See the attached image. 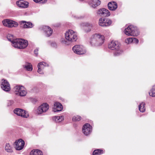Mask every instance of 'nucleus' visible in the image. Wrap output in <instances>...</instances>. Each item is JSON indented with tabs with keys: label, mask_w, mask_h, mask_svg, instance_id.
Wrapping results in <instances>:
<instances>
[{
	"label": "nucleus",
	"mask_w": 155,
	"mask_h": 155,
	"mask_svg": "<svg viewBox=\"0 0 155 155\" xmlns=\"http://www.w3.org/2000/svg\"><path fill=\"white\" fill-rule=\"evenodd\" d=\"M104 41V35H102L99 33H96L91 37L89 42L92 46L97 47L101 45Z\"/></svg>",
	"instance_id": "nucleus-1"
},
{
	"label": "nucleus",
	"mask_w": 155,
	"mask_h": 155,
	"mask_svg": "<svg viewBox=\"0 0 155 155\" xmlns=\"http://www.w3.org/2000/svg\"><path fill=\"white\" fill-rule=\"evenodd\" d=\"M108 47L109 49L114 51L113 53L115 56H119L123 52L120 48V44L117 41H111L109 43Z\"/></svg>",
	"instance_id": "nucleus-2"
},
{
	"label": "nucleus",
	"mask_w": 155,
	"mask_h": 155,
	"mask_svg": "<svg viewBox=\"0 0 155 155\" xmlns=\"http://www.w3.org/2000/svg\"><path fill=\"white\" fill-rule=\"evenodd\" d=\"M124 33L127 35L137 36L139 34L137 28L133 25L129 26L124 30Z\"/></svg>",
	"instance_id": "nucleus-3"
},
{
	"label": "nucleus",
	"mask_w": 155,
	"mask_h": 155,
	"mask_svg": "<svg viewBox=\"0 0 155 155\" xmlns=\"http://www.w3.org/2000/svg\"><path fill=\"white\" fill-rule=\"evenodd\" d=\"M65 38L68 41L73 42L76 41L77 39V35L76 32L70 30L66 32Z\"/></svg>",
	"instance_id": "nucleus-4"
},
{
	"label": "nucleus",
	"mask_w": 155,
	"mask_h": 155,
	"mask_svg": "<svg viewBox=\"0 0 155 155\" xmlns=\"http://www.w3.org/2000/svg\"><path fill=\"white\" fill-rule=\"evenodd\" d=\"M74 52L78 54H83L86 53V51L82 45H77L72 48Z\"/></svg>",
	"instance_id": "nucleus-5"
},
{
	"label": "nucleus",
	"mask_w": 155,
	"mask_h": 155,
	"mask_svg": "<svg viewBox=\"0 0 155 155\" xmlns=\"http://www.w3.org/2000/svg\"><path fill=\"white\" fill-rule=\"evenodd\" d=\"M14 89L16 94L21 96H24L27 94L25 89L22 86H16L15 87Z\"/></svg>",
	"instance_id": "nucleus-6"
},
{
	"label": "nucleus",
	"mask_w": 155,
	"mask_h": 155,
	"mask_svg": "<svg viewBox=\"0 0 155 155\" xmlns=\"http://www.w3.org/2000/svg\"><path fill=\"white\" fill-rule=\"evenodd\" d=\"M2 23L4 26L8 28L16 27L18 25L17 22L9 19H6L3 20L2 21Z\"/></svg>",
	"instance_id": "nucleus-7"
},
{
	"label": "nucleus",
	"mask_w": 155,
	"mask_h": 155,
	"mask_svg": "<svg viewBox=\"0 0 155 155\" xmlns=\"http://www.w3.org/2000/svg\"><path fill=\"white\" fill-rule=\"evenodd\" d=\"M49 108V106L47 103H43L38 108L37 114H40L46 112Z\"/></svg>",
	"instance_id": "nucleus-8"
},
{
	"label": "nucleus",
	"mask_w": 155,
	"mask_h": 155,
	"mask_svg": "<svg viewBox=\"0 0 155 155\" xmlns=\"http://www.w3.org/2000/svg\"><path fill=\"white\" fill-rule=\"evenodd\" d=\"M14 112L15 114L18 116L23 117L27 118L28 117V113L25 110L21 109H15L14 110Z\"/></svg>",
	"instance_id": "nucleus-9"
},
{
	"label": "nucleus",
	"mask_w": 155,
	"mask_h": 155,
	"mask_svg": "<svg viewBox=\"0 0 155 155\" xmlns=\"http://www.w3.org/2000/svg\"><path fill=\"white\" fill-rule=\"evenodd\" d=\"M25 144L24 141L21 139L16 140L14 143L15 149L18 150H21L24 148Z\"/></svg>",
	"instance_id": "nucleus-10"
},
{
	"label": "nucleus",
	"mask_w": 155,
	"mask_h": 155,
	"mask_svg": "<svg viewBox=\"0 0 155 155\" xmlns=\"http://www.w3.org/2000/svg\"><path fill=\"white\" fill-rule=\"evenodd\" d=\"M92 127L89 124L87 123L85 124L83 126L82 132L85 135H89L92 131Z\"/></svg>",
	"instance_id": "nucleus-11"
},
{
	"label": "nucleus",
	"mask_w": 155,
	"mask_h": 155,
	"mask_svg": "<svg viewBox=\"0 0 155 155\" xmlns=\"http://www.w3.org/2000/svg\"><path fill=\"white\" fill-rule=\"evenodd\" d=\"M40 29L43 30L45 35L48 37L51 36L53 32L51 28L48 26H42L40 27Z\"/></svg>",
	"instance_id": "nucleus-12"
},
{
	"label": "nucleus",
	"mask_w": 155,
	"mask_h": 155,
	"mask_svg": "<svg viewBox=\"0 0 155 155\" xmlns=\"http://www.w3.org/2000/svg\"><path fill=\"white\" fill-rule=\"evenodd\" d=\"M1 85L2 88L5 91H8L10 90V84L6 80H2Z\"/></svg>",
	"instance_id": "nucleus-13"
},
{
	"label": "nucleus",
	"mask_w": 155,
	"mask_h": 155,
	"mask_svg": "<svg viewBox=\"0 0 155 155\" xmlns=\"http://www.w3.org/2000/svg\"><path fill=\"white\" fill-rule=\"evenodd\" d=\"M97 13L101 16H109L110 15L109 11L104 8L100 9L98 11Z\"/></svg>",
	"instance_id": "nucleus-14"
},
{
	"label": "nucleus",
	"mask_w": 155,
	"mask_h": 155,
	"mask_svg": "<svg viewBox=\"0 0 155 155\" xmlns=\"http://www.w3.org/2000/svg\"><path fill=\"white\" fill-rule=\"evenodd\" d=\"M20 26L23 28H32L33 25L30 22H26L24 21H21L19 22Z\"/></svg>",
	"instance_id": "nucleus-15"
},
{
	"label": "nucleus",
	"mask_w": 155,
	"mask_h": 155,
	"mask_svg": "<svg viewBox=\"0 0 155 155\" xmlns=\"http://www.w3.org/2000/svg\"><path fill=\"white\" fill-rule=\"evenodd\" d=\"M48 65L45 62H41L39 63L38 65V72L40 74H43L44 73L42 71L43 69L45 66H47Z\"/></svg>",
	"instance_id": "nucleus-16"
},
{
	"label": "nucleus",
	"mask_w": 155,
	"mask_h": 155,
	"mask_svg": "<svg viewBox=\"0 0 155 155\" xmlns=\"http://www.w3.org/2000/svg\"><path fill=\"white\" fill-rule=\"evenodd\" d=\"M17 5L19 7L22 8H27L28 6L29 3L25 1L20 0L16 2Z\"/></svg>",
	"instance_id": "nucleus-17"
},
{
	"label": "nucleus",
	"mask_w": 155,
	"mask_h": 155,
	"mask_svg": "<svg viewBox=\"0 0 155 155\" xmlns=\"http://www.w3.org/2000/svg\"><path fill=\"white\" fill-rule=\"evenodd\" d=\"M81 25L84 27V29L86 32H89L91 31L93 25L87 22L82 23Z\"/></svg>",
	"instance_id": "nucleus-18"
},
{
	"label": "nucleus",
	"mask_w": 155,
	"mask_h": 155,
	"mask_svg": "<svg viewBox=\"0 0 155 155\" xmlns=\"http://www.w3.org/2000/svg\"><path fill=\"white\" fill-rule=\"evenodd\" d=\"M53 109L54 112L59 111L62 110L63 107L60 103L55 102L54 104Z\"/></svg>",
	"instance_id": "nucleus-19"
},
{
	"label": "nucleus",
	"mask_w": 155,
	"mask_h": 155,
	"mask_svg": "<svg viewBox=\"0 0 155 155\" xmlns=\"http://www.w3.org/2000/svg\"><path fill=\"white\" fill-rule=\"evenodd\" d=\"M108 7L109 10L114 11L117 8V3L115 2H110L108 3Z\"/></svg>",
	"instance_id": "nucleus-20"
},
{
	"label": "nucleus",
	"mask_w": 155,
	"mask_h": 155,
	"mask_svg": "<svg viewBox=\"0 0 155 155\" xmlns=\"http://www.w3.org/2000/svg\"><path fill=\"white\" fill-rule=\"evenodd\" d=\"M21 39L16 38L12 41V45L15 48L19 49Z\"/></svg>",
	"instance_id": "nucleus-21"
},
{
	"label": "nucleus",
	"mask_w": 155,
	"mask_h": 155,
	"mask_svg": "<svg viewBox=\"0 0 155 155\" xmlns=\"http://www.w3.org/2000/svg\"><path fill=\"white\" fill-rule=\"evenodd\" d=\"M101 4V1L99 0H91L89 2L91 6L94 8L99 5Z\"/></svg>",
	"instance_id": "nucleus-22"
},
{
	"label": "nucleus",
	"mask_w": 155,
	"mask_h": 155,
	"mask_svg": "<svg viewBox=\"0 0 155 155\" xmlns=\"http://www.w3.org/2000/svg\"><path fill=\"white\" fill-rule=\"evenodd\" d=\"M23 67L26 70L28 71H31L33 69L32 64L29 62H25V64L23 65Z\"/></svg>",
	"instance_id": "nucleus-23"
},
{
	"label": "nucleus",
	"mask_w": 155,
	"mask_h": 155,
	"mask_svg": "<svg viewBox=\"0 0 155 155\" xmlns=\"http://www.w3.org/2000/svg\"><path fill=\"white\" fill-rule=\"evenodd\" d=\"M28 45V42L27 40L21 39L20 43V46L19 47V49H24Z\"/></svg>",
	"instance_id": "nucleus-24"
},
{
	"label": "nucleus",
	"mask_w": 155,
	"mask_h": 155,
	"mask_svg": "<svg viewBox=\"0 0 155 155\" xmlns=\"http://www.w3.org/2000/svg\"><path fill=\"white\" fill-rule=\"evenodd\" d=\"M5 151L8 153H12L13 152L12 146L8 143L5 144Z\"/></svg>",
	"instance_id": "nucleus-25"
},
{
	"label": "nucleus",
	"mask_w": 155,
	"mask_h": 155,
	"mask_svg": "<svg viewBox=\"0 0 155 155\" xmlns=\"http://www.w3.org/2000/svg\"><path fill=\"white\" fill-rule=\"evenodd\" d=\"M30 155H43L41 150H33L30 153Z\"/></svg>",
	"instance_id": "nucleus-26"
},
{
	"label": "nucleus",
	"mask_w": 155,
	"mask_h": 155,
	"mask_svg": "<svg viewBox=\"0 0 155 155\" xmlns=\"http://www.w3.org/2000/svg\"><path fill=\"white\" fill-rule=\"evenodd\" d=\"M64 119V117L62 116H54L53 117V120L57 123L61 121Z\"/></svg>",
	"instance_id": "nucleus-27"
},
{
	"label": "nucleus",
	"mask_w": 155,
	"mask_h": 155,
	"mask_svg": "<svg viewBox=\"0 0 155 155\" xmlns=\"http://www.w3.org/2000/svg\"><path fill=\"white\" fill-rule=\"evenodd\" d=\"M139 109L140 111L141 112H144L145 111V104L142 102L139 105Z\"/></svg>",
	"instance_id": "nucleus-28"
},
{
	"label": "nucleus",
	"mask_w": 155,
	"mask_h": 155,
	"mask_svg": "<svg viewBox=\"0 0 155 155\" xmlns=\"http://www.w3.org/2000/svg\"><path fill=\"white\" fill-rule=\"evenodd\" d=\"M149 95L152 97H155V85H153L149 92Z\"/></svg>",
	"instance_id": "nucleus-29"
},
{
	"label": "nucleus",
	"mask_w": 155,
	"mask_h": 155,
	"mask_svg": "<svg viewBox=\"0 0 155 155\" xmlns=\"http://www.w3.org/2000/svg\"><path fill=\"white\" fill-rule=\"evenodd\" d=\"M105 18H100L99 20V25L100 26L102 27H105Z\"/></svg>",
	"instance_id": "nucleus-30"
},
{
	"label": "nucleus",
	"mask_w": 155,
	"mask_h": 155,
	"mask_svg": "<svg viewBox=\"0 0 155 155\" xmlns=\"http://www.w3.org/2000/svg\"><path fill=\"white\" fill-rule=\"evenodd\" d=\"M103 153L104 152L103 150L101 149H97L94 151L93 153V155H100Z\"/></svg>",
	"instance_id": "nucleus-31"
},
{
	"label": "nucleus",
	"mask_w": 155,
	"mask_h": 155,
	"mask_svg": "<svg viewBox=\"0 0 155 155\" xmlns=\"http://www.w3.org/2000/svg\"><path fill=\"white\" fill-rule=\"evenodd\" d=\"M7 38L8 40L11 41L12 44V41L14 40L15 39H14V37L13 35L9 34L7 36Z\"/></svg>",
	"instance_id": "nucleus-32"
},
{
	"label": "nucleus",
	"mask_w": 155,
	"mask_h": 155,
	"mask_svg": "<svg viewBox=\"0 0 155 155\" xmlns=\"http://www.w3.org/2000/svg\"><path fill=\"white\" fill-rule=\"evenodd\" d=\"M112 23V21L110 19H105V27L108 26L110 25Z\"/></svg>",
	"instance_id": "nucleus-33"
},
{
	"label": "nucleus",
	"mask_w": 155,
	"mask_h": 155,
	"mask_svg": "<svg viewBox=\"0 0 155 155\" xmlns=\"http://www.w3.org/2000/svg\"><path fill=\"white\" fill-rule=\"evenodd\" d=\"M81 119V117L79 116H75L73 117L72 120L73 121H79Z\"/></svg>",
	"instance_id": "nucleus-34"
},
{
	"label": "nucleus",
	"mask_w": 155,
	"mask_h": 155,
	"mask_svg": "<svg viewBox=\"0 0 155 155\" xmlns=\"http://www.w3.org/2000/svg\"><path fill=\"white\" fill-rule=\"evenodd\" d=\"M33 1L36 3H40L42 4L45 3L47 1V0H33Z\"/></svg>",
	"instance_id": "nucleus-35"
},
{
	"label": "nucleus",
	"mask_w": 155,
	"mask_h": 155,
	"mask_svg": "<svg viewBox=\"0 0 155 155\" xmlns=\"http://www.w3.org/2000/svg\"><path fill=\"white\" fill-rule=\"evenodd\" d=\"M132 40V38H128L126 39L125 40V42L127 44H130L132 42V41H133Z\"/></svg>",
	"instance_id": "nucleus-36"
},
{
	"label": "nucleus",
	"mask_w": 155,
	"mask_h": 155,
	"mask_svg": "<svg viewBox=\"0 0 155 155\" xmlns=\"http://www.w3.org/2000/svg\"><path fill=\"white\" fill-rule=\"evenodd\" d=\"M132 40L133 41H132V42L133 43H138L139 41L138 39H137V38H132Z\"/></svg>",
	"instance_id": "nucleus-37"
},
{
	"label": "nucleus",
	"mask_w": 155,
	"mask_h": 155,
	"mask_svg": "<svg viewBox=\"0 0 155 155\" xmlns=\"http://www.w3.org/2000/svg\"><path fill=\"white\" fill-rule=\"evenodd\" d=\"M14 103V102L13 101L10 100L9 101L8 103V106H11Z\"/></svg>",
	"instance_id": "nucleus-38"
},
{
	"label": "nucleus",
	"mask_w": 155,
	"mask_h": 155,
	"mask_svg": "<svg viewBox=\"0 0 155 155\" xmlns=\"http://www.w3.org/2000/svg\"><path fill=\"white\" fill-rule=\"evenodd\" d=\"M103 33L104 35H107V34H109V31L108 30H104L103 31Z\"/></svg>",
	"instance_id": "nucleus-39"
},
{
	"label": "nucleus",
	"mask_w": 155,
	"mask_h": 155,
	"mask_svg": "<svg viewBox=\"0 0 155 155\" xmlns=\"http://www.w3.org/2000/svg\"><path fill=\"white\" fill-rule=\"evenodd\" d=\"M38 49H35L34 51L35 53V54H36V55H37L38 54Z\"/></svg>",
	"instance_id": "nucleus-40"
},
{
	"label": "nucleus",
	"mask_w": 155,
	"mask_h": 155,
	"mask_svg": "<svg viewBox=\"0 0 155 155\" xmlns=\"http://www.w3.org/2000/svg\"><path fill=\"white\" fill-rule=\"evenodd\" d=\"M51 45L52 46H53L54 47L55 46H56V44L55 43H52V44H51Z\"/></svg>",
	"instance_id": "nucleus-41"
}]
</instances>
